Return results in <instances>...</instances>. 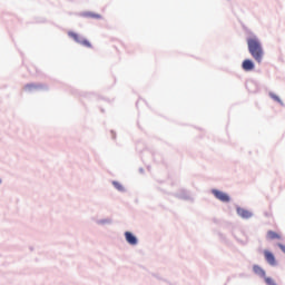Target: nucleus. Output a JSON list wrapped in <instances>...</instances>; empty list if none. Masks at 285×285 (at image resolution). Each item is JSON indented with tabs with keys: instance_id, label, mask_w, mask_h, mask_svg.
<instances>
[{
	"instance_id": "1",
	"label": "nucleus",
	"mask_w": 285,
	"mask_h": 285,
	"mask_svg": "<svg viewBox=\"0 0 285 285\" xmlns=\"http://www.w3.org/2000/svg\"><path fill=\"white\" fill-rule=\"evenodd\" d=\"M247 48L249 55L257 63H262V61H264V47H262V42L257 37L247 39Z\"/></svg>"
},
{
	"instance_id": "2",
	"label": "nucleus",
	"mask_w": 285,
	"mask_h": 285,
	"mask_svg": "<svg viewBox=\"0 0 285 285\" xmlns=\"http://www.w3.org/2000/svg\"><path fill=\"white\" fill-rule=\"evenodd\" d=\"M68 37H70V39H73V41H76V43H79L80 46H83L85 48H92V43L90 42V40L82 39L81 36H79V33H77L75 31H69Z\"/></svg>"
},
{
	"instance_id": "3",
	"label": "nucleus",
	"mask_w": 285,
	"mask_h": 285,
	"mask_svg": "<svg viewBox=\"0 0 285 285\" xmlns=\"http://www.w3.org/2000/svg\"><path fill=\"white\" fill-rule=\"evenodd\" d=\"M212 193L214 197H216V199H218L219 202H223L224 204H228V202H230V196H228V194L219 189H213Z\"/></svg>"
},
{
	"instance_id": "4",
	"label": "nucleus",
	"mask_w": 285,
	"mask_h": 285,
	"mask_svg": "<svg viewBox=\"0 0 285 285\" xmlns=\"http://www.w3.org/2000/svg\"><path fill=\"white\" fill-rule=\"evenodd\" d=\"M242 68L245 70V72H250V70H255V62H253L250 59H246L243 61Z\"/></svg>"
},
{
	"instance_id": "5",
	"label": "nucleus",
	"mask_w": 285,
	"mask_h": 285,
	"mask_svg": "<svg viewBox=\"0 0 285 285\" xmlns=\"http://www.w3.org/2000/svg\"><path fill=\"white\" fill-rule=\"evenodd\" d=\"M236 210L237 215H239V217H242L243 219H250V217H253V213H250L248 209L238 207Z\"/></svg>"
},
{
	"instance_id": "6",
	"label": "nucleus",
	"mask_w": 285,
	"mask_h": 285,
	"mask_svg": "<svg viewBox=\"0 0 285 285\" xmlns=\"http://www.w3.org/2000/svg\"><path fill=\"white\" fill-rule=\"evenodd\" d=\"M125 239L130 244V246H137V237L130 232L125 233Z\"/></svg>"
},
{
	"instance_id": "7",
	"label": "nucleus",
	"mask_w": 285,
	"mask_h": 285,
	"mask_svg": "<svg viewBox=\"0 0 285 285\" xmlns=\"http://www.w3.org/2000/svg\"><path fill=\"white\" fill-rule=\"evenodd\" d=\"M265 255V259L266 262L271 265V266H275L276 262H275V255H273V253H271L269 250H265L264 252Z\"/></svg>"
},
{
	"instance_id": "8",
	"label": "nucleus",
	"mask_w": 285,
	"mask_h": 285,
	"mask_svg": "<svg viewBox=\"0 0 285 285\" xmlns=\"http://www.w3.org/2000/svg\"><path fill=\"white\" fill-rule=\"evenodd\" d=\"M253 271L255 275H258L259 277H264V278L266 277V272L264 271V268L259 267V265H254Z\"/></svg>"
},
{
	"instance_id": "9",
	"label": "nucleus",
	"mask_w": 285,
	"mask_h": 285,
	"mask_svg": "<svg viewBox=\"0 0 285 285\" xmlns=\"http://www.w3.org/2000/svg\"><path fill=\"white\" fill-rule=\"evenodd\" d=\"M267 239H282V236L276 232L269 230L267 232Z\"/></svg>"
},
{
	"instance_id": "10",
	"label": "nucleus",
	"mask_w": 285,
	"mask_h": 285,
	"mask_svg": "<svg viewBox=\"0 0 285 285\" xmlns=\"http://www.w3.org/2000/svg\"><path fill=\"white\" fill-rule=\"evenodd\" d=\"M264 279H265V284H267V285H277L275 279H273L272 277L265 276Z\"/></svg>"
},
{
	"instance_id": "11",
	"label": "nucleus",
	"mask_w": 285,
	"mask_h": 285,
	"mask_svg": "<svg viewBox=\"0 0 285 285\" xmlns=\"http://www.w3.org/2000/svg\"><path fill=\"white\" fill-rule=\"evenodd\" d=\"M86 17H90V19H101L100 14L92 13V12L86 13Z\"/></svg>"
},
{
	"instance_id": "12",
	"label": "nucleus",
	"mask_w": 285,
	"mask_h": 285,
	"mask_svg": "<svg viewBox=\"0 0 285 285\" xmlns=\"http://www.w3.org/2000/svg\"><path fill=\"white\" fill-rule=\"evenodd\" d=\"M37 88V86H35V85H27L26 87H24V90H27L28 92H30L31 90H35Z\"/></svg>"
},
{
	"instance_id": "13",
	"label": "nucleus",
	"mask_w": 285,
	"mask_h": 285,
	"mask_svg": "<svg viewBox=\"0 0 285 285\" xmlns=\"http://www.w3.org/2000/svg\"><path fill=\"white\" fill-rule=\"evenodd\" d=\"M112 185L115 186V188H117V190H124V187L121 186V184L114 181Z\"/></svg>"
},
{
	"instance_id": "14",
	"label": "nucleus",
	"mask_w": 285,
	"mask_h": 285,
	"mask_svg": "<svg viewBox=\"0 0 285 285\" xmlns=\"http://www.w3.org/2000/svg\"><path fill=\"white\" fill-rule=\"evenodd\" d=\"M265 217H273V213L269 210V212H265L264 213Z\"/></svg>"
},
{
	"instance_id": "15",
	"label": "nucleus",
	"mask_w": 285,
	"mask_h": 285,
	"mask_svg": "<svg viewBox=\"0 0 285 285\" xmlns=\"http://www.w3.org/2000/svg\"><path fill=\"white\" fill-rule=\"evenodd\" d=\"M273 98H274L276 101H279V97L273 96Z\"/></svg>"
}]
</instances>
